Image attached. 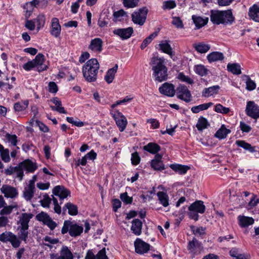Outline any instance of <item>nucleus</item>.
<instances>
[{
    "label": "nucleus",
    "instance_id": "38",
    "mask_svg": "<svg viewBox=\"0 0 259 259\" xmlns=\"http://www.w3.org/2000/svg\"><path fill=\"white\" fill-rule=\"evenodd\" d=\"M227 67L228 71L233 74L239 75L241 73V66L238 63H228Z\"/></svg>",
    "mask_w": 259,
    "mask_h": 259
},
{
    "label": "nucleus",
    "instance_id": "19",
    "mask_svg": "<svg viewBox=\"0 0 259 259\" xmlns=\"http://www.w3.org/2000/svg\"><path fill=\"white\" fill-rule=\"evenodd\" d=\"M61 26L59 24V19L57 18H53L51 20V27L50 33L52 35L56 38L58 37L61 33Z\"/></svg>",
    "mask_w": 259,
    "mask_h": 259
},
{
    "label": "nucleus",
    "instance_id": "43",
    "mask_svg": "<svg viewBox=\"0 0 259 259\" xmlns=\"http://www.w3.org/2000/svg\"><path fill=\"white\" fill-rule=\"evenodd\" d=\"M194 48L198 52L200 53H205L210 49V47L208 44H205L201 42L197 44H194Z\"/></svg>",
    "mask_w": 259,
    "mask_h": 259
},
{
    "label": "nucleus",
    "instance_id": "45",
    "mask_svg": "<svg viewBox=\"0 0 259 259\" xmlns=\"http://www.w3.org/2000/svg\"><path fill=\"white\" fill-rule=\"evenodd\" d=\"M65 207L67 208L68 212L70 215H76L78 214V207L76 205L71 202H67L65 204Z\"/></svg>",
    "mask_w": 259,
    "mask_h": 259
},
{
    "label": "nucleus",
    "instance_id": "27",
    "mask_svg": "<svg viewBox=\"0 0 259 259\" xmlns=\"http://www.w3.org/2000/svg\"><path fill=\"white\" fill-rule=\"evenodd\" d=\"M192 19L195 25L196 29H200L206 25L208 21V18H203L200 16H197L196 15H193L192 16Z\"/></svg>",
    "mask_w": 259,
    "mask_h": 259
},
{
    "label": "nucleus",
    "instance_id": "7",
    "mask_svg": "<svg viewBox=\"0 0 259 259\" xmlns=\"http://www.w3.org/2000/svg\"><path fill=\"white\" fill-rule=\"evenodd\" d=\"M148 10L146 7L139 9L132 14V21L135 24L142 26L145 23Z\"/></svg>",
    "mask_w": 259,
    "mask_h": 259
},
{
    "label": "nucleus",
    "instance_id": "47",
    "mask_svg": "<svg viewBox=\"0 0 259 259\" xmlns=\"http://www.w3.org/2000/svg\"><path fill=\"white\" fill-rule=\"evenodd\" d=\"M157 32H154L146 37L141 44L140 46L141 49L142 50L144 49L152 41L153 39L157 36Z\"/></svg>",
    "mask_w": 259,
    "mask_h": 259
},
{
    "label": "nucleus",
    "instance_id": "30",
    "mask_svg": "<svg viewBox=\"0 0 259 259\" xmlns=\"http://www.w3.org/2000/svg\"><path fill=\"white\" fill-rule=\"evenodd\" d=\"M118 67V65L115 64L113 68L109 69L107 71L104 77V79L108 83H110L113 81L115 75L117 72Z\"/></svg>",
    "mask_w": 259,
    "mask_h": 259
},
{
    "label": "nucleus",
    "instance_id": "58",
    "mask_svg": "<svg viewBox=\"0 0 259 259\" xmlns=\"http://www.w3.org/2000/svg\"><path fill=\"white\" fill-rule=\"evenodd\" d=\"M246 89L248 91H252L256 88V83L249 77H248V79L246 81Z\"/></svg>",
    "mask_w": 259,
    "mask_h": 259
},
{
    "label": "nucleus",
    "instance_id": "28",
    "mask_svg": "<svg viewBox=\"0 0 259 259\" xmlns=\"http://www.w3.org/2000/svg\"><path fill=\"white\" fill-rule=\"evenodd\" d=\"M248 16L250 19L259 22V6L254 4L249 9Z\"/></svg>",
    "mask_w": 259,
    "mask_h": 259
},
{
    "label": "nucleus",
    "instance_id": "51",
    "mask_svg": "<svg viewBox=\"0 0 259 259\" xmlns=\"http://www.w3.org/2000/svg\"><path fill=\"white\" fill-rule=\"evenodd\" d=\"M214 111L218 113L227 114L230 110L229 108L224 107L222 105L218 104L215 106Z\"/></svg>",
    "mask_w": 259,
    "mask_h": 259
},
{
    "label": "nucleus",
    "instance_id": "44",
    "mask_svg": "<svg viewBox=\"0 0 259 259\" xmlns=\"http://www.w3.org/2000/svg\"><path fill=\"white\" fill-rule=\"evenodd\" d=\"M33 21L36 23L37 32H38L41 28L44 26L46 21L45 16L42 14H39L35 19H33Z\"/></svg>",
    "mask_w": 259,
    "mask_h": 259
},
{
    "label": "nucleus",
    "instance_id": "35",
    "mask_svg": "<svg viewBox=\"0 0 259 259\" xmlns=\"http://www.w3.org/2000/svg\"><path fill=\"white\" fill-rule=\"evenodd\" d=\"M220 87L219 85H213L212 87L205 88L202 93V95L205 97H208L218 93Z\"/></svg>",
    "mask_w": 259,
    "mask_h": 259
},
{
    "label": "nucleus",
    "instance_id": "52",
    "mask_svg": "<svg viewBox=\"0 0 259 259\" xmlns=\"http://www.w3.org/2000/svg\"><path fill=\"white\" fill-rule=\"evenodd\" d=\"M51 202V199L47 194L44 195L42 199L40 200L41 205L43 207H49Z\"/></svg>",
    "mask_w": 259,
    "mask_h": 259
},
{
    "label": "nucleus",
    "instance_id": "60",
    "mask_svg": "<svg viewBox=\"0 0 259 259\" xmlns=\"http://www.w3.org/2000/svg\"><path fill=\"white\" fill-rule=\"evenodd\" d=\"M52 200L54 205V211L58 214H60L61 212V208L58 203L57 199L53 196Z\"/></svg>",
    "mask_w": 259,
    "mask_h": 259
},
{
    "label": "nucleus",
    "instance_id": "61",
    "mask_svg": "<svg viewBox=\"0 0 259 259\" xmlns=\"http://www.w3.org/2000/svg\"><path fill=\"white\" fill-rule=\"evenodd\" d=\"M28 105V101L27 100L17 102V112L25 110L27 107Z\"/></svg>",
    "mask_w": 259,
    "mask_h": 259
},
{
    "label": "nucleus",
    "instance_id": "48",
    "mask_svg": "<svg viewBox=\"0 0 259 259\" xmlns=\"http://www.w3.org/2000/svg\"><path fill=\"white\" fill-rule=\"evenodd\" d=\"M177 78L183 82H186L190 84H192L194 83L193 80L188 76L185 75L183 72H180L178 75Z\"/></svg>",
    "mask_w": 259,
    "mask_h": 259
},
{
    "label": "nucleus",
    "instance_id": "22",
    "mask_svg": "<svg viewBox=\"0 0 259 259\" xmlns=\"http://www.w3.org/2000/svg\"><path fill=\"white\" fill-rule=\"evenodd\" d=\"M161 159L162 156L159 154H156L154 158L152 160L151 166L154 170H162L165 169Z\"/></svg>",
    "mask_w": 259,
    "mask_h": 259
},
{
    "label": "nucleus",
    "instance_id": "56",
    "mask_svg": "<svg viewBox=\"0 0 259 259\" xmlns=\"http://www.w3.org/2000/svg\"><path fill=\"white\" fill-rule=\"evenodd\" d=\"M176 7V4L175 1H165L162 6V9L163 10H170L175 8Z\"/></svg>",
    "mask_w": 259,
    "mask_h": 259
},
{
    "label": "nucleus",
    "instance_id": "18",
    "mask_svg": "<svg viewBox=\"0 0 259 259\" xmlns=\"http://www.w3.org/2000/svg\"><path fill=\"white\" fill-rule=\"evenodd\" d=\"M44 56L40 53L37 54L35 56V59L32 60L36 67V70L38 72L44 71L48 68L47 66L44 64Z\"/></svg>",
    "mask_w": 259,
    "mask_h": 259
},
{
    "label": "nucleus",
    "instance_id": "20",
    "mask_svg": "<svg viewBox=\"0 0 259 259\" xmlns=\"http://www.w3.org/2000/svg\"><path fill=\"white\" fill-rule=\"evenodd\" d=\"M103 41L100 38H95L91 40L89 49L93 52L100 53L103 50Z\"/></svg>",
    "mask_w": 259,
    "mask_h": 259
},
{
    "label": "nucleus",
    "instance_id": "2",
    "mask_svg": "<svg viewBox=\"0 0 259 259\" xmlns=\"http://www.w3.org/2000/svg\"><path fill=\"white\" fill-rule=\"evenodd\" d=\"M210 19L214 24L231 25L235 21L231 9L225 11L212 10L210 11Z\"/></svg>",
    "mask_w": 259,
    "mask_h": 259
},
{
    "label": "nucleus",
    "instance_id": "62",
    "mask_svg": "<svg viewBox=\"0 0 259 259\" xmlns=\"http://www.w3.org/2000/svg\"><path fill=\"white\" fill-rule=\"evenodd\" d=\"M25 27L29 30L32 31L35 29V22L33 20H26L25 23Z\"/></svg>",
    "mask_w": 259,
    "mask_h": 259
},
{
    "label": "nucleus",
    "instance_id": "49",
    "mask_svg": "<svg viewBox=\"0 0 259 259\" xmlns=\"http://www.w3.org/2000/svg\"><path fill=\"white\" fill-rule=\"evenodd\" d=\"M34 189H35L30 188L29 187L25 189L24 191V197L26 200H30L31 199L33 196Z\"/></svg>",
    "mask_w": 259,
    "mask_h": 259
},
{
    "label": "nucleus",
    "instance_id": "24",
    "mask_svg": "<svg viewBox=\"0 0 259 259\" xmlns=\"http://www.w3.org/2000/svg\"><path fill=\"white\" fill-rule=\"evenodd\" d=\"M19 164L27 172L33 173L37 168L36 163L30 160H26Z\"/></svg>",
    "mask_w": 259,
    "mask_h": 259
},
{
    "label": "nucleus",
    "instance_id": "50",
    "mask_svg": "<svg viewBox=\"0 0 259 259\" xmlns=\"http://www.w3.org/2000/svg\"><path fill=\"white\" fill-rule=\"evenodd\" d=\"M171 24L177 28H184V24L183 21L180 17H173Z\"/></svg>",
    "mask_w": 259,
    "mask_h": 259
},
{
    "label": "nucleus",
    "instance_id": "36",
    "mask_svg": "<svg viewBox=\"0 0 259 259\" xmlns=\"http://www.w3.org/2000/svg\"><path fill=\"white\" fill-rule=\"evenodd\" d=\"M157 196L160 203L164 207H167L169 205V197L168 195L162 191H159L157 193Z\"/></svg>",
    "mask_w": 259,
    "mask_h": 259
},
{
    "label": "nucleus",
    "instance_id": "33",
    "mask_svg": "<svg viewBox=\"0 0 259 259\" xmlns=\"http://www.w3.org/2000/svg\"><path fill=\"white\" fill-rule=\"evenodd\" d=\"M207 58L209 62H213L223 60L224 59V56L222 53L213 52L208 54Z\"/></svg>",
    "mask_w": 259,
    "mask_h": 259
},
{
    "label": "nucleus",
    "instance_id": "32",
    "mask_svg": "<svg viewBox=\"0 0 259 259\" xmlns=\"http://www.w3.org/2000/svg\"><path fill=\"white\" fill-rule=\"evenodd\" d=\"M161 149L160 146L155 143L150 142L143 147V150L153 154H156Z\"/></svg>",
    "mask_w": 259,
    "mask_h": 259
},
{
    "label": "nucleus",
    "instance_id": "25",
    "mask_svg": "<svg viewBox=\"0 0 259 259\" xmlns=\"http://www.w3.org/2000/svg\"><path fill=\"white\" fill-rule=\"evenodd\" d=\"M237 220L238 221V224L241 228L247 227L252 225L254 222V220L252 217L242 215H239L237 217Z\"/></svg>",
    "mask_w": 259,
    "mask_h": 259
},
{
    "label": "nucleus",
    "instance_id": "29",
    "mask_svg": "<svg viewBox=\"0 0 259 259\" xmlns=\"http://www.w3.org/2000/svg\"><path fill=\"white\" fill-rule=\"evenodd\" d=\"M170 168L174 171L180 175H184L190 169V167L187 165H181L179 164H171L169 165Z\"/></svg>",
    "mask_w": 259,
    "mask_h": 259
},
{
    "label": "nucleus",
    "instance_id": "14",
    "mask_svg": "<svg viewBox=\"0 0 259 259\" xmlns=\"http://www.w3.org/2000/svg\"><path fill=\"white\" fill-rule=\"evenodd\" d=\"M135 252L139 254L147 252L150 249V245L140 238H137L134 242Z\"/></svg>",
    "mask_w": 259,
    "mask_h": 259
},
{
    "label": "nucleus",
    "instance_id": "46",
    "mask_svg": "<svg viewBox=\"0 0 259 259\" xmlns=\"http://www.w3.org/2000/svg\"><path fill=\"white\" fill-rule=\"evenodd\" d=\"M195 72L196 74L203 76L207 75L208 70L204 65H197L194 67Z\"/></svg>",
    "mask_w": 259,
    "mask_h": 259
},
{
    "label": "nucleus",
    "instance_id": "9",
    "mask_svg": "<svg viewBox=\"0 0 259 259\" xmlns=\"http://www.w3.org/2000/svg\"><path fill=\"white\" fill-rule=\"evenodd\" d=\"M176 93L178 99L186 103H189L191 101L192 95L190 91L186 86L180 84L176 89Z\"/></svg>",
    "mask_w": 259,
    "mask_h": 259
},
{
    "label": "nucleus",
    "instance_id": "16",
    "mask_svg": "<svg viewBox=\"0 0 259 259\" xmlns=\"http://www.w3.org/2000/svg\"><path fill=\"white\" fill-rule=\"evenodd\" d=\"M53 193L54 195L57 196L60 201V204H61L62 200L70 195V191L63 186H57L53 190Z\"/></svg>",
    "mask_w": 259,
    "mask_h": 259
},
{
    "label": "nucleus",
    "instance_id": "37",
    "mask_svg": "<svg viewBox=\"0 0 259 259\" xmlns=\"http://www.w3.org/2000/svg\"><path fill=\"white\" fill-rule=\"evenodd\" d=\"M210 125L206 118L200 116L197 121L196 127L199 131H202Z\"/></svg>",
    "mask_w": 259,
    "mask_h": 259
},
{
    "label": "nucleus",
    "instance_id": "63",
    "mask_svg": "<svg viewBox=\"0 0 259 259\" xmlns=\"http://www.w3.org/2000/svg\"><path fill=\"white\" fill-rule=\"evenodd\" d=\"M96 259H109L106 254L105 248L100 250L96 255Z\"/></svg>",
    "mask_w": 259,
    "mask_h": 259
},
{
    "label": "nucleus",
    "instance_id": "26",
    "mask_svg": "<svg viewBox=\"0 0 259 259\" xmlns=\"http://www.w3.org/2000/svg\"><path fill=\"white\" fill-rule=\"evenodd\" d=\"M51 101L53 102L55 106H51V109L53 111H56L60 113L66 114L67 112L65 110L64 108L62 107V103L60 100L58 99L57 97L53 98L51 100Z\"/></svg>",
    "mask_w": 259,
    "mask_h": 259
},
{
    "label": "nucleus",
    "instance_id": "10",
    "mask_svg": "<svg viewBox=\"0 0 259 259\" xmlns=\"http://www.w3.org/2000/svg\"><path fill=\"white\" fill-rule=\"evenodd\" d=\"M50 259H74V256L68 247L62 246L60 250V254L51 253Z\"/></svg>",
    "mask_w": 259,
    "mask_h": 259
},
{
    "label": "nucleus",
    "instance_id": "11",
    "mask_svg": "<svg viewBox=\"0 0 259 259\" xmlns=\"http://www.w3.org/2000/svg\"><path fill=\"white\" fill-rule=\"evenodd\" d=\"M246 114L253 119L259 117V106L253 101H248L246 107Z\"/></svg>",
    "mask_w": 259,
    "mask_h": 259
},
{
    "label": "nucleus",
    "instance_id": "12",
    "mask_svg": "<svg viewBox=\"0 0 259 259\" xmlns=\"http://www.w3.org/2000/svg\"><path fill=\"white\" fill-rule=\"evenodd\" d=\"M187 248L190 253L197 255L201 252L203 247L200 242L193 238L192 241L189 242Z\"/></svg>",
    "mask_w": 259,
    "mask_h": 259
},
{
    "label": "nucleus",
    "instance_id": "17",
    "mask_svg": "<svg viewBox=\"0 0 259 259\" xmlns=\"http://www.w3.org/2000/svg\"><path fill=\"white\" fill-rule=\"evenodd\" d=\"M0 241L10 242L13 247L16 248V236L11 232L6 231L0 234Z\"/></svg>",
    "mask_w": 259,
    "mask_h": 259
},
{
    "label": "nucleus",
    "instance_id": "3",
    "mask_svg": "<svg viewBox=\"0 0 259 259\" xmlns=\"http://www.w3.org/2000/svg\"><path fill=\"white\" fill-rule=\"evenodd\" d=\"M100 64L95 58L89 60L82 66V72L85 80L89 82H95L97 78V74Z\"/></svg>",
    "mask_w": 259,
    "mask_h": 259
},
{
    "label": "nucleus",
    "instance_id": "53",
    "mask_svg": "<svg viewBox=\"0 0 259 259\" xmlns=\"http://www.w3.org/2000/svg\"><path fill=\"white\" fill-rule=\"evenodd\" d=\"M1 155L2 160L5 162H8L10 160L9 155V150L7 149H5L4 148L1 150Z\"/></svg>",
    "mask_w": 259,
    "mask_h": 259
},
{
    "label": "nucleus",
    "instance_id": "54",
    "mask_svg": "<svg viewBox=\"0 0 259 259\" xmlns=\"http://www.w3.org/2000/svg\"><path fill=\"white\" fill-rule=\"evenodd\" d=\"M191 228L193 234L195 235L203 236L205 234V228L202 227L195 228L194 226H192Z\"/></svg>",
    "mask_w": 259,
    "mask_h": 259
},
{
    "label": "nucleus",
    "instance_id": "59",
    "mask_svg": "<svg viewBox=\"0 0 259 259\" xmlns=\"http://www.w3.org/2000/svg\"><path fill=\"white\" fill-rule=\"evenodd\" d=\"M140 157L137 152L132 153L131 157V161L133 165H137L140 162Z\"/></svg>",
    "mask_w": 259,
    "mask_h": 259
},
{
    "label": "nucleus",
    "instance_id": "34",
    "mask_svg": "<svg viewBox=\"0 0 259 259\" xmlns=\"http://www.w3.org/2000/svg\"><path fill=\"white\" fill-rule=\"evenodd\" d=\"M159 49L170 56L172 55V48L167 40H162L159 44Z\"/></svg>",
    "mask_w": 259,
    "mask_h": 259
},
{
    "label": "nucleus",
    "instance_id": "64",
    "mask_svg": "<svg viewBox=\"0 0 259 259\" xmlns=\"http://www.w3.org/2000/svg\"><path fill=\"white\" fill-rule=\"evenodd\" d=\"M121 205V202L118 199H114L112 200V208L114 212H116Z\"/></svg>",
    "mask_w": 259,
    "mask_h": 259
},
{
    "label": "nucleus",
    "instance_id": "13",
    "mask_svg": "<svg viewBox=\"0 0 259 259\" xmlns=\"http://www.w3.org/2000/svg\"><path fill=\"white\" fill-rule=\"evenodd\" d=\"M159 91L160 94L169 97H172L176 94V89L173 84L165 82L159 88Z\"/></svg>",
    "mask_w": 259,
    "mask_h": 259
},
{
    "label": "nucleus",
    "instance_id": "1",
    "mask_svg": "<svg viewBox=\"0 0 259 259\" xmlns=\"http://www.w3.org/2000/svg\"><path fill=\"white\" fill-rule=\"evenodd\" d=\"M155 81L162 82L168 79V69L163 58L153 57L150 63Z\"/></svg>",
    "mask_w": 259,
    "mask_h": 259
},
{
    "label": "nucleus",
    "instance_id": "15",
    "mask_svg": "<svg viewBox=\"0 0 259 259\" xmlns=\"http://www.w3.org/2000/svg\"><path fill=\"white\" fill-rule=\"evenodd\" d=\"M134 32L133 28L128 27L126 28H117L115 29L113 33L120 37L122 39H127L129 38Z\"/></svg>",
    "mask_w": 259,
    "mask_h": 259
},
{
    "label": "nucleus",
    "instance_id": "42",
    "mask_svg": "<svg viewBox=\"0 0 259 259\" xmlns=\"http://www.w3.org/2000/svg\"><path fill=\"white\" fill-rule=\"evenodd\" d=\"M43 240L48 243H43L42 244L44 246L48 247L50 249H52L53 248V244H56L59 242V239L58 238H52L49 236H46L43 238Z\"/></svg>",
    "mask_w": 259,
    "mask_h": 259
},
{
    "label": "nucleus",
    "instance_id": "21",
    "mask_svg": "<svg viewBox=\"0 0 259 259\" xmlns=\"http://www.w3.org/2000/svg\"><path fill=\"white\" fill-rule=\"evenodd\" d=\"M190 211L203 213L205 210V206L201 200H197L191 204L188 207Z\"/></svg>",
    "mask_w": 259,
    "mask_h": 259
},
{
    "label": "nucleus",
    "instance_id": "31",
    "mask_svg": "<svg viewBox=\"0 0 259 259\" xmlns=\"http://www.w3.org/2000/svg\"><path fill=\"white\" fill-rule=\"evenodd\" d=\"M142 223L139 219H134L132 221L131 230L136 235H140L142 232Z\"/></svg>",
    "mask_w": 259,
    "mask_h": 259
},
{
    "label": "nucleus",
    "instance_id": "23",
    "mask_svg": "<svg viewBox=\"0 0 259 259\" xmlns=\"http://www.w3.org/2000/svg\"><path fill=\"white\" fill-rule=\"evenodd\" d=\"M1 191L7 198H12L16 196V189L10 185H3L1 188Z\"/></svg>",
    "mask_w": 259,
    "mask_h": 259
},
{
    "label": "nucleus",
    "instance_id": "41",
    "mask_svg": "<svg viewBox=\"0 0 259 259\" xmlns=\"http://www.w3.org/2000/svg\"><path fill=\"white\" fill-rule=\"evenodd\" d=\"M213 105L212 102H209L202 104L199 105L198 106H195L191 108V111L194 113H198L201 111L207 110L208 108L211 107Z\"/></svg>",
    "mask_w": 259,
    "mask_h": 259
},
{
    "label": "nucleus",
    "instance_id": "39",
    "mask_svg": "<svg viewBox=\"0 0 259 259\" xmlns=\"http://www.w3.org/2000/svg\"><path fill=\"white\" fill-rule=\"evenodd\" d=\"M235 144L238 146L240 147L251 153H253L255 151V148L254 147H252L250 144L247 143L244 140H237L235 142Z\"/></svg>",
    "mask_w": 259,
    "mask_h": 259
},
{
    "label": "nucleus",
    "instance_id": "4",
    "mask_svg": "<svg viewBox=\"0 0 259 259\" xmlns=\"http://www.w3.org/2000/svg\"><path fill=\"white\" fill-rule=\"evenodd\" d=\"M32 217V214L27 213H23L20 217L19 221L17 222V224H20L17 227V231H18L17 247L19 246L21 240L24 241L25 243L27 242L28 235V224Z\"/></svg>",
    "mask_w": 259,
    "mask_h": 259
},
{
    "label": "nucleus",
    "instance_id": "57",
    "mask_svg": "<svg viewBox=\"0 0 259 259\" xmlns=\"http://www.w3.org/2000/svg\"><path fill=\"white\" fill-rule=\"evenodd\" d=\"M139 0H123V4L125 7L134 8L138 4Z\"/></svg>",
    "mask_w": 259,
    "mask_h": 259
},
{
    "label": "nucleus",
    "instance_id": "8",
    "mask_svg": "<svg viewBox=\"0 0 259 259\" xmlns=\"http://www.w3.org/2000/svg\"><path fill=\"white\" fill-rule=\"evenodd\" d=\"M35 219L37 221L42 222L44 225L47 226L52 231L57 226V224L46 212L41 211L37 214Z\"/></svg>",
    "mask_w": 259,
    "mask_h": 259
},
{
    "label": "nucleus",
    "instance_id": "55",
    "mask_svg": "<svg viewBox=\"0 0 259 259\" xmlns=\"http://www.w3.org/2000/svg\"><path fill=\"white\" fill-rule=\"evenodd\" d=\"M121 200L126 204H131L133 202V198L127 195V192L121 193L120 195Z\"/></svg>",
    "mask_w": 259,
    "mask_h": 259
},
{
    "label": "nucleus",
    "instance_id": "40",
    "mask_svg": "<svg viewBox=\"0 0 259 259\" xmlns=\"http://www.w3.org/2000/svg\"><path fill=\"white\" fill-rule=\"evenodd\" d=\"M230 132V130L226 128L224 125H222L221 127L216 132L214 136L219 139H223L226 138Z\"/></svg>",
    "mask_w": 259,
    "mask_h": 259
},
{
    "label": "nucleus",
    "instance_id": "6",
    "mask_svg": "<svg viewBox=\"0 0 259 259\" xmlns=\"http://www.w3.org/2000/svg\"><path fill=\"white\" fill-rule=\"evenodd\" d=\"M110 114L115 121L120 132H123L127 124L126 117L117 110H110Z\"/></svg>",
    "mask_w": 259,
    "mask_h": 259
},
{
    "label": "nucleus",
    "instance_id": "5",
    "mask_svg": "<svg viewBox=\"0 0 259 259\" xmlns=\"http://www.w3.org/2000/svg\"><path fill=\"white\" fill-rule=\"evenodd\" d=\"M82 231L83 227L82 226L67 220L64 222L61 233L64 235L68 232L71 237H75L79 236Z\"/></svg>",
    "mask_w": 259,
    "mask_h": 259
}]
</instances>
